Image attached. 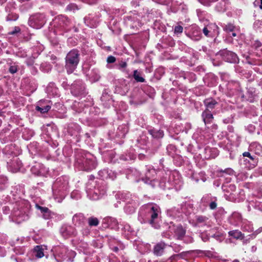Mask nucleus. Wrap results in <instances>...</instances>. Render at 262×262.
<instances>
[{
    "instance_id": "f257e3e1",
    "label": "nucleus",
    "mask_w": 262,
    "mask_h": 262,
    "mask_svg": "<svg viewBox=\"0 0 262 262\" xmlns=\"http://www.w3.org/2000/svg\"><path fill=\"white\" fill-rule=\"evenodd\" d=\"M79 54L76 50H73L69 52L66 58L65 67L67 73L71 74L76 68L79 61Z\"/></svg>"
},
{
    "instance_id": "f03ea898",
    "label": "nucleus",
    "mask_w": 262,
    "mask_h": 262,
    "mask_svg": "<svg viewBox=\"0 0 262 262\" xmlns=\"http://www.w3.org/2000/svg\"><path fill=\"white\" fill-rule=\"evenodd\" d=\"M29 24L33 28L38 29L43 25L44 21L41 19L40 16H34L30 18Z\"/></svg>"
},
{
    "instance_id": "7ed1b4c3",
    "label": "nucleus",
    "mask_w": 262,
    "mask_h": 262,
    "mask_svg": "<svg viewBox=\"0 0 262 262\" xmlns=\"http://www.w3.org/2000/svg\"><path fill=\"white\" fill-rule=\"evenodd\" d=\"M205 104L206 106V111L209 112L210 110H212L214 106L217 104V102L211 98L206 99L204 101Z\"/></svg>"
},
{
    "instance_id": "20e7f679",
    "label": "nucleus",
    "mask_w": 262,
    "mask_h": 262,
    "mask_svg": "<svg viewBox=\"0 0 262 262\" xmlns=\"http://www.w3.org/2000/svg\"><path fill=\"white\" fill-rule=\"evenodd\" d=\"M202 117L205 124L210 123L213 119V115L207 111H205L203 113Z\"/></svg>"
},
{
    "instance_id": "39448f33",
    "label": "nucleus",
    "mask_w": 262,
    "mask_h": 262,
    "mask_svg": "<svg viewBox=\"0 0 262 262\" xmlns=\"http://www.w3.org/2000/svg\"><path fill=\"white\" fill-rule=\"evenodd\" d=\"M185 233L186 230L181 226H178L175 230V234L179 239L183 238Z\"/></svg>"
},
{
    "instance_id": "423d86ee",
    "label": "nucleus",
    "mask_w": 262,
    "mask_h": 262,
    "mask_svg": "<svg viewBox=\"0 0 262 262\" xmlns=\"http://www.w3.org/2000/svg\"><path fill=\"white\" fill-rule=\"evenodd\" d=\"M229 235L233 237L236 239H243L244 237L242 232L238 230H233L229 231Z\"/></svg>"
},
{
    "instance_id": "0eeeda50",
    "label": "nucleus",
    "mask_w": 262,
    "mask_h": 262,
    "mask_svg": "<svg viewBox=\"0 0 262 262\" xmlns=\"http://www.w3.org/2000/svg\"><path fill=\"white\" fill-rule=\"evenodd\" d=\"M164 244L163 243L158 244L154 248V253L157 255H161L164 248Z\"/></svg>"
},
{
    "instance_id": "6e6552de",
    "label": "nucleus",
    "mask_w": 262,
    "mask_h": 262,
    "mask_svg": "<svg viewBox=\"0 0 262 262\" xmlns=\"http://www.w3.org/2000/svg\"><path fill=\"white\" fill-rule=\"evenodd\" d=\"M134 78L137 82H144V79L143 77V73L138 70L134 72Z\"/></svg>"
},
{
    "instance_id": "1a4fd4ad",
    "label": "nucleus",
    "mask_w": 262,
    "mask_h": 262,
    "mask_svg": "<svg viewBox=\"0 0 262 262\" xmlns=\"http://www.w3.org/2000/svg\"><path fill=\"white\" fill-rule=\"evenodd\" d=\"M36 207L39 209L42 213H43V217L45 219H48L49 218L50 213L49 209L47 207H43L39 206L38 205H36Z\"/></svg>"
},
{
    "instance_id": "9d476101",
    "label": "nucleus",
    "mask_w": 262,
    "mask_h": 262,
    "mask_svg": "<svg viewBox=\"0 0 262 262\" xmlns=\"http://www.w3.org/2000/svg\"><path fill=\"white\" fill-rule=\"evenodd\" d=\"M34 252H36L35 256L38 258L42 257L44 255L42 249L40 246H36L34 249Z\"/></svg>"
},
{
    "instance_id": "9b49d317",
    "label": "nucleus",
    "mask_w": 262,
    "mask_h": 262,
    "mask_svg": "<svg viewBox=\"0 0 262 262\" xmlns=\"http://www.w3.org/2000/svg\"><path fill=\"white\" fill-rule=\"evenodd\" d=\"M88 223H89V225L91 226H96L99 224V221L96 217H90L88 219Z\"/></svg>"
},
{
    "instance_id": "f8f14e48",
    "label": "nucleus",
    "mask_w": 262,
    "mask_h": 262,
    "mask_svg": "<svg viewBox=\"0 0 262 262\" xmlns=\"http://www.w3.org/2000/svg\"><path fill=\"white\" fill-rule=\"evenodd\" d=\"M51 107L49 105H47L45 107H41L39 106H37L36 107V110L39 112H40L41 113L43 114L45 113L48 112L49 110L50 109Z\"/></svg>"
},
{
    "instance_id": "ddd939ff",
    "label": "nucleus",
    "mask_w": 262,
    "mask_h": 262,
    "mask_svg": "<svg viewBox=\"0 0 262 262\" xmlns=\"http://www.w3.org/2000/svg\"><path fill=\"white\" fill-rule=\"evenodd\" d=\"M151 210H152L153 213H152V214L151 215V220L150 221V223L151 224H152L153 223H154V220L155 219L157 218V217H158V213H157V209H156L155 208V207H152L151 208Z\"/></svg>"
},
{
    "instance_id": "4468645a",
    "label": "nucleus",
    "mask_w": 262,
    "mask_h": 262,
    "mask_svg": "<svg viewBox=\"0 0 262 262\" xmlns=\"http://www.w3.org/2000/svg\"><path fill=\"white\" fill-rule=\"evenodd\" d=\"M9 71L11 73L14 74L17 72V67L15 65L11 66L9 68Z\"/></svg>"
},
{
    "instance_id": "2eb2a0df",
    "label": "nucleus",
    "mask_w": 262,
    "mask_h": 262,
    "mask_svg": "<svg viewBox=\"0 0 262 262\" xmlns=\"http://www.w3.org/2000/svg\"><path fill=\"white\" fill-rule=\"evenodd\" d=\"M183 28L181 26H177L174 28L175 33H181L183 32Z\"/></svg>"
},
{
    "instance_id": "dca6fc26",
    "label": "nucleus",
    "mask_w": 262,
    "mask_h": 262,
    "mask_svg": "<svg viewBox=\"0 0 262 262\" xmlns=\"http://www.w3.org/2000/svg\"><path fill=\"white\" fill-rule=\"evenodd\" d=\"M127 66V63L125 61H121L119 64V69L120 70H122L125 68Z\"/></svg>"
},
{
    "instance_id": "f3484780",
    "label": "nucleus",
    "mask_w": 262,
    "mask_h": 262,
    "mask_svg": "<svg viewBox=\"0 0 262 262\" xmlns=\"http://www.w3.org/2000/svg\"><path fill=\"white\" fill-rule=\"evenodd\" d=\"M116 61V58L113 56H110L107 58V62L108 63H114Z\"/></svg>"
},
{
    "instance_id": "a211bd4d",
    "label": "nucleus",
    "mask_w": 262,
    "mask_h": 262,
    "mask_svg": "<svg viewBox=\"0 0 262 262\" xmlns=\"http://www.w3.org/2000/svg\"><path fill=\"white\" fill-rule=\"evenodd\" d=\"M34 58H30L29 59H28L27 61V63L28 65L29 66H31L34 63Z\"/></svg>"
},
{
    "instance_id": "6ab92c4d",
    "label": "nucleus",
    "mask_w": 262,
    "mask_h": 262,
    "mask_svg": "<svg viewBox=\"0 0 262 262\" xmlns=\"http://www.w3.org/2000/svg\"><path fill=\"white\" fill-rule=\"evenodd\" d=\"M20 31V29L18 27H15L14 30L10 33V34H14Z\"/></svg>"
},
{
    "instance_id": "aec40b11",
    "label": "nucleus",
    "mask_w": 262,
    "mask_h": 262,
    "mask_svg": "<svg viewBox=\"0 0 262 262\" xmlns=\"http://www.w3.org/2000/svg\"><path fill=\"white\" fill-rule=\"evenodd\" d=\"M234 27L232 25H229L226 27V29L227 30H229V31H232L233 30Z\"/></svg>"
},
{
    "instance_id": "412c9836",
    "label": "nucleus",
    "mask_w": 262,
    "mask_h": 262,
    "mask_svg": "<svg viewBox=\"0 0 262 262\" xmlns=\"http://www.w3.org/2000/svg\"><path fill=\"white\" fill-rule=\"evenodd\" d=\"M205 218L203 216H199L197 218V221L199 223H202L205 221Z\"/></svg>"
},
{
    "instance_id": "4be33fe9",
    "label": "nucleus",
    "mask_w": 262,
    "mask_h": 262,
    "mask_svg": "<svg viewBox=\"0 0 262 262\" xmlns=\"http://www.w3.org/2000/svg\"><path fill=\"white\" fill-rule=\"evenodd\" d=\"M158 135H153L152 134V136H154V137H162L163 136V133L162 132H159V133H158Z\"/></svg>"
},
{
    "instance_id": "5701e85b",
    "label": "nucleus",
    "mask_w": 262,
    "mask_h": 262,
    "mask_svg": "<svg viewBox=\"0 0 262 262\" xmlns=\"http://www.w3.org/2000/svg\"><path fill=\"white\" fill-rule=\"evenodd\" d=\"M203 33L204 34L207 36L208 35L209 31L208 30L207 28L206 27H205L203 30Z\"/></svg>"
},
{
    "instance_id": "b1692460",
    "label": "nucleus",
    "mask_w": 262,
    "mask_h": 262,
    "mask_svg": "<svg viewBox=\"0 0 262 262\" xmlns=\"http://www.w3.org/2000/svg\"><path fill=\"white\" fill-rule=\"evenodd\" d=\"M210 207L212 209H215L216 207V204L214 202H212L210 205Z\"/></svg>"
},
{
    "instance_id": "393cba45",
    "label": "nucleus",
    "mask_w": 262,
    "mask_h": 262,
    "mask_svg": "<svg viewBox=\"0 0 262 262\" xmlns=\"http://www.w3.org/2000/svg\"><path fill=\"white\" fill-rule=\"evenodd\" d=\"M243 155L244 157H250V154L249 152H245L243 153Z\"/></svg>"
},
{
    "instance_id": "a878e982",
    "label": "nucleus",
    "mask_w": 262,
    "mask_h": 262,
    "mask_svg": "<svg viewBox=\"0 0 262 262\" xmlns=\"http://www.w3.org/2000/svg\"><path fill=\"white\" fill-rule=\"evenodd\" d=\"M260 5H259L260 9H262V0H260Z\"/></svg>"
},
{
    "instance_id": "bb28decb",
    "label": "nucleus",
    "mask_w": 262,
    "mask_h": 262,
    "mask_svg": "<svg viewBox=\"0 0 262 262\" xmlns=\"http://www.w3.org/2000/svg\"><path fill=\"white\" fill-rule=\"evenodd\" d=\"M118 248L117 247H115V248H114V250H115V251H118Z\"/></svg>"
},
{
    "instance_id": "cd10ccee",
    "label": "nucleus",
    "mask_w": 262,
    "mask_h": 262,
    "mask_svg": "<svg viewBox=\"0 0 262 262\" xmlns=\"http://www.w3.org/2000/svg\"><path fill=\"white\" fill-rule=\"evenodd\" d=\"M232 36H236V34L235 33H232Z\"/></svg>"
},
{
    "instance_id": "c85d7f7f",
    "label": "nucleus",
    "mask_w": 262,
    "mask_h": 262,
    "mask_svg": "<svg viewBox=\"0 0 262 262\" xmlns=\"http://www.w3.org/2000/svg\"><path fill=\"white\" fill-rule=\"evenodd\" d=\"M249 158H250L251 160H253V157H252V156H251V155H250V157H249Z\"/></svg>"
},
{
    "instance_id": "c756f323",
    "label": "nucleus",
    "mask_w": 262,
    "mask_h": 262,
    "mask_svg": "<svg viewBox=\"0 0 262 262\" xmlns=\"http://www.w3.org/2000/svg\"><path fill=\"white\" fill-rule=\"evenodd\" d=\"M233 262H239L238 260H234Z\"/></svg>"
}]
</instances>
